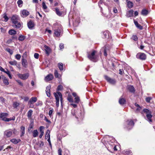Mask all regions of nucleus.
Segmentation results:
<instances>
[{"instance_id":"052dcab7","label":"nucleus","mask_w":155,"mask_h":155,"mask_svg":"<svg viewBox=\"0 0 155 155\" xmlns=\"http://www.w3.org/2000/svg\"><path fill=\"white\" fill-rule=\"evenodd\" d=\"M0 100H1L2 102H4L5 101V99L2 97H0Z\"/></svg>"},{"instance_id":"09e8293b","label":"nucleus","mask_w":155,"mask_h":155,"mask_svg":"<svg viewBox=\"0 0 155 155\" xmlns=\"http://www.w3.org/2000/svg\"><path fill=\"white\" fill-rule=\"evenodd\" d=\"M21 133H25V127L24 126H21Z\"/></svg>"},{"instance_id":"6e6552de","label":"nucleus","mask_w":155,"mask_h":155,"mask_svg":"<svg viewBox=\"0 0 155 155\" xmlns=\"http://www.w3.org/2000/svg\"><path fill=\"white\" fill-rule=\"evenodd\" d=\"M18 76L20 78L23 80H25L27 79L29 76V74L27 73L24 74H19Z\"/></svg>"},{"instance_id":"c85d7f7f","label":"nucleus","mask_w":155,"mask_h":155,"mask_svg":"<svg viewBox=\"0 0 155 155\" xmlns=\"http://www.w3.org/2000/svg\"><path fill=\"white\" fill-rule=\"evenodd\" d=\"M141 14L143 15H146L148 14V11L145 9H143Z\"/></svg>"},{"instance_id":"e2e57ef3","label":"nucleus","mask_w":155,"mask_h":155,"mask_svg":"<svg viewBox=\"0 0 155 155\" xmlns=\"http://www.w3.org/2000/svg\"><path fill=\"white\" fill-rule=\"evenodd\" d=\"M144 46L142 45V43H141V45H140V47L139 48L140 49L142 50L144 48Z\"/></svg>"},{"instance_id":"603ef678","label":"nucleus","mask_w":155,"mask_h":155,"mask_svg":"<svg viewBox=\"0 0 155 155\" xmlns=\"http://www.w3.org/2000/svg\"><path fill=\"white\" fill-rule=\"evenodd\" d=\"M39 55L37 53H35L34 54V57L36 59H38L39 58Z\"/></svg>"},{"instance_id":"5fc2aeb1","label":"nucleus","mask_w":155,"mask_h":155,"mask_svg":"<svg viewBox=\"0 0 155 155\" xmlns=\"http://www.w3.org/2000/svg\"><path fill=\"white\" fill-rule=\"evenodd\" d=\"M135 105L136 106L138 107L137 109V110H140V107L139 104H137V103H135Z\"/></svg>"},{"instance_id":"9b49d317","label":"nucleus","mask_w":155,"mask_h":155,"mask_svg":"<svg viewBox=\"0 0 155 155\" xmlns=\"http://www.w3.org/2000/svg\"><path fill=\"white\" fill-rule=\"evenodd\" d=\"M11 20L13 24L19 21L18 17L17 15H13L12 18Z\"/></svg>"},{"instance_id":"473e14b6","label":"nucleus","mask_w":155,"mask_h":155,"mask_svg":"<svg viewBox=\"0 0 155 155\" xmlns=\"http://www.w3.org/2000/svg\"><path fill=\"white\" fill-rule=\"evenodd\" d=\"M20 103L17 102H14L13 103V107L14 108H17V107H18L20 105Z\"/></svg>"},{"instance_id":"f704fd0d","label":"nucleus","mask_w":155,"mask_h":155,"mask_svg":"<svg viewBox=\"0 0 155 155\" xmlns=\"http://www.w3.org/2000/svg\"><path fill=\"white\" fill-rule=\"evenodd\" d=\"M58 67L61 71L63 70V64L61 63H59L58 64Z\"/></svg>"},{"instance_id":"2f4dec72","label":"nucleus","mask_w":155,"mask_h":155,"mask_svg":"<svg viewBox=\"0 0 155 155\" xmlns=\"http://www.w3.org/2000/svg\"><path fill=\"white\" fill-rule=\"evenodd\" d=\"M16 31L13 29H11L8 31V33L11 35H15L16 34Z\"/></svg>"},{"instance_id":"4d7b16f0","label":"nucleus","mask_w":155,"mask_h":155,"mask_svg":"<svg viewBox=\"0 0 155 155\" xmlns=\"http://www.w3.org/2000/svg\"><path fill=\"white\" fill-rule=\"evenodd\" d=\"M44 120L48 123L50 124L51 123V121L49 120H48L46 117H45Z\"/></svg>"},{"instance_id":"c756f323","label":"nucleus","mask_w":155,"mask_h":155,"mask_svg":"<svg viewBox=\"0 0 155 155\" xmlns=\"http://www.w3.org/2000/svg\"><path fill=\"white\" fill-rule=\"evenodd\" d=\"M50 131L49 130H47L46 134L45 136V138L46 139H47L48 138H50Z\"/></svg>"},{"instance_id":"0e129e2a","label":"nucleus","mask_w":155,"mask_h":155,"mask_svg":"<svg viewBox=\"0 0 155 155\" xmlns=\"http://www.w3.org/2000/svg\"><path fill=\"white\" fill-rule=\"evenodd\" d=\"M71 105H72L74 108H76L77 107V105L75 104H71Z\"/></svg>"},{"instance_id":"a18cd8bd","label":"nucleus","mask_w":155,"mask_h":155,"mask_svg":"<svg viewBox=\"0 0 155 155\" xmlns=\"http://www.w3.org/2000/svg\"><path fill=\"white\" fill-rule=\"evenodd\" d=\"M6 50L10 54H13V52L12 51L10 48H8L6 49Z\"/></svg>"},{"instance_id":"f3484780","label":"nucleus","mask_w":155,"mask_h":155,"mask_svg":"<svg viewBox=\"0 0 155 155\" xmlns=\"http://www.w3.org/2000/svg\"><path fill=\"white\" fill-rule=\"evenodd\" d=\"M134 21L135 26L138 28L140 30L143 29V28L142 26H141L139 24L137 21H135V20L134 19Z\"/></svg>"},{"instance_id":"58836bf2","label":"nucleus","mask_w":155,"mask_h":155,"mask_svg":"<svg viewBox=\"0 0 155 155\" xmlns=\"http://www.w3.org/2000/svg\"><path fill=\"white\" fill-rule=\"evenodd\" d=\"M55 9L56 13L57 15L59 16H61L62 14L61 12L59 11V9L57 8H56Z\"/></svg>"},{"instance_id":"4be33fe9","label":"nucleus","mask_w":155,"mask_h":155,"mask_svg":"<svg viewBox=\"0 0 155 155\" xmlns=\"http://www.w3.org/2000/svg\"><path fill=\"white\" fill-rule=\"evenodd\" d=\"M126 101L125 99L120 98L119 101V102L120 105H123L126 103Z\"/></svg>"},{"instance_id":"a19ab883","label":"nucleus","mask_w":155,"mask_h":155,"mask_svg":"<svg viewBox=\"0 0 155 155\" xmlns=\"http://www.w3.org/2000/svg\"><path fill=\"white\" fill-rule=\"evenodd\" d=\"M131 38L134 41H137L138 40V39L137 36L136 35H132Z\"/></svg>"},{"instance_id":"f257e3e1","label":"nucleus","mask_w":155,"mask_h":155,"mask_svg":"<svg viewBox=\"0 0 155 155\" xmlns=\"http://www.w3.org/2000/svg\"><path fill=\"white\" fill-rule=\"evenodd\" d=\"M96 51L95 50H93L91 53L87 52V58L91 61L93 62H96L97 61L96 56L95 55V53Z\"/></svg>"},{"instance_id":"bb28decb","label":"nucleus","mask_w":155,"mask_h":155,"mask_svg":"<svg viewBox=\"0 0 155 155\" xmlns=\"http://www.w3.org/2000/svg\"><path fill=\"white\" fill-rule=\"evenodd\" d=\"M32 113L33 111L31 110H30L28 111L27 114V117L29 119H31Z\"/></svg>"},{"instance_id":"cd10ccee","label":"nucleus","mask_w":155,"mask_h":155,"mask_svg":"<svg viewBox=\"0 0 155 155\" xmlns=\"http://www.w3.org/2000/svg\"><path fill=\"white\" fill-rule=\"evenodd\" d=\"M54 74V76L56 78H60V77H61V75L60 74H58V71L57 70H55Z\"/></svg>"},{"instance_id":"bf43d9fd","label":"nucleus","mask_w":155,"mask_h":155,"mask_svg":"<svg viewBox=\"0 0 155 155\" xmlns=\"http://www.w3.org/2000/svg\"><path fill=\"white\" fill-rule=\"evenodd\" d=\"M44 143L43 141H41V143L40 144L39 146L41 147H43L44 145Z\"/></svg>"},{"instance_id":"79ce46f5","label":"nucleus","mask_w":155,"mask_h":155,"mask_svg":"<svg viewBox=\"0 0 155 155\" xmlns=\"http://www.w3.org/2000/svg\"><path fill=\"white\" fill-rule=\"evenodd\" d=\"M151 97H148L146 98L145 99L147 103H150V101L152 99Z\"/></svg>"},{"instance_id":"864d4df0","label":"nucleus","mask_w":155,"mask_h":155,"mask_svg":"<svg viewBox=\"0 0 155 155\" xmlns=\"http://www.w3.org/2000/svg\"><path fill=\"white\" fill-rule=\"evenodd\" d=\"M53 110H50L49 111V116H50V117H51L52 115V113H53Z\"/></svg>"},{"instance_id":"4c0bfd02","label":"nucleus","mask_w":155,"mask_h":155,"mask_svg":"<svg viewBox=\"0 0 155 155\" xmlns=\"http://www.w3.org/2000/svg\"><path fill=\"white\" fill-rule=\"evenodd\" d=\"M63 86L61 85H59L57 88V91H61L63 90Z\"/></svg>"},{"instance_id":"3c124183","label":"nucleus","mask_w":155,"mask_h":155,"mask_svg":"<svg viewBox=\"0 0 155 155\" xmlns=\"http://www.w3.org/2000/svg\"><path fill=\"white\" fill-rule=\"evenodd\" d=\"M23 3V2L21 0H18L17 1V4L19 6L20 5L22 4Z\"/></svg>"},{"instance_id":"338daca9","label":"nucleus","mask_w":155,"mask_h":155,"mask_svg":"<svg viewBox=\"0 0 155 155\" xmlns=\"http://www.w3.org/2000/svg\"><path fill=\"white\" fill-rule=\"evenodd\" d=\"M123 71V70L120 69L119 70V74H120L121 75L122 74H123V73H122Z\"/></svg>"},{"instance_id":"f03ea898","label":"nucleus","mask_w":155,"mask_h":155,"mask_svg":"<svg viewBox=\"0 0 155 155\" xmlns=\"http://www.w3.org/2000/svg\"><path fill=\"white\" fill-rule=\"evenodd\" d=\"M8 114L6 113H0V118H2L3 120L6 122H8L11 120H14L15 119V117H13L12 118H7L6 117L7 116Z\"/></svg>"},{"instance_id":"20e7f679","label":"nucleus","mask_w":155,"mask_h":155,"mask_svg":"<svg viewBox=\"0 0 155 155\" xmlns=\"http://www.w3.org/2000/svg\"><path fill=\"white\" fill-rule=\"evenodd\" d=\"M136 58L141 60H145L146 58V55L144 53L139 52L136 56Z\"/></svg>"},{"instance_id":"b1692460","label":"nucleus","mask_w":155,"mask_h":155,"mask_svg":"<svg viewBox=\"0 0 155 155\" xmlns=\"http://www.w3.org/2000/svg\"><path fill=\"white\" fill-rule=\"evenodd\" d=\"M38 134V132L37 130H34L32 132V135L34 137H37Z\"/></svg>"},{"instance_id":"412c9836","label":"nucleus","mask_w":155,"mask_h":155,"mask_svg":"<svg viewBox=\"0 0 155 155\" xmlns=\"http://www.w3.org/2000/svg\"><path fill=\"white\" fill-rule=\"evenodd\" d=\"M128 90L130 92L132 93H134L135 91V89L133 86L129 85L128 87Z\"/></svg>"},{"instance_id":"ea45409f","label":"nucleus","mask_w":155,"mask_h":155,"mask_svg":"<svg viewBox=\"0 0 155 155\" xmlns=\"http://www.w3.org/2000/svg\"><path fill=\"white\" fill-rule=\"evenodd\" d=\"M74 99V102L77 103H78L80 101L79 97L78 96L75 97Z\"/></svg>"},{"instance_id":"1a4fd4ad","label":"nucleus","mask_w":155,"mask_h":155,"mask_svg":"<svg viewBox=\"0 0 155 155\" xmlns=\"http://www.w3.org/2000/svg\"><path fill=\"white\" fill-rule=\"evenodd\" d=\"M127 123L128 125L127 128L129 129H131L134 125V123L132 120H128Z\"/></svg>"},{"instance_id":"774afa93","label":"nucleus","mask_w":155,"mask_h":155,"mask_svg":"<svg viewBox=\"0 0 155 155\" xmlns=\"http://www.w3.org/2000/svg\"><path fill=\"white\" fill-rule=\"evenodd\" d=\"M29 100V98L28 97H25L24 98V100L25 101H28Z\"/></svg>"},{"instance_id":"dca6fc26","label":"nucleus","mask_w":155,"mask_h":155,"mask_svg":"<svg viewBox=\"0 0 155 155\" xmlns=\"http://www.w3.org/2000/svg\"><path fill=\"white\" fill-rule=\"evenodd\" d=\"M10 141L14 144H16L21 142V140L19 139H16L15 138H13L11 139Z\"/></svg>"},{"instance_id":"69168bd1","label":"nucleus","mask_w":155,"mask_h":155,"mask_svg":"<svg viewBox=\"0 0 155 155\" xmlns=\"http://www.w3.org/2000/svg\"><path fill=\"white\" fill-rule=\"evenodd\" d=\"M3 72L6 73L8 75L9 74V73L10 72V71H9L8 70H7V71H5V70H4V71Z\"/></svg>"},{"instance_id":"423d86ee","label":"nucleus","mask_w":155,"mask_h":155,"mask_svg":"<svg viewBox=\"0 0 155 155\" xmlns=\"http://www.w3.org/2000/svg\"><path fill=\"white\" fill-rule=\"evenodd\" d=\"M54 94L56 100H59V98H60L61 103H62V98L61 93L59 92H57L56 93H54Z\"/></svg>"},{"instance_id":"aec40b11","label":"nucleus","mask_w":155,"mask_h":155,"mask_svg":"<svg viewBox=\"0 0 155 155\" xmlns=\"http://www.w3.org/2000/svg\"><path fill=\"white\" fill-rule=\"evenodd\" d=\"M37 100V98L35 97H32L29 100V102L31 104H33Z\"/></svg>"},{"instance_id":"37998d69","label":"nucleus","mask_w":155,"mask_h":155,"mask_svg":"<svg viewBox=\"0 0 155 155\" xmlns=\"http://www.w3.org/2000/svg\"><path fill=\"white\" fill-rule=\"evenodd\" d=\"M45 127L44 126H41L39 127V131L41 133H44L43 129Z\"/></svg>"},{"instance_id":"9d476101","label":"nucleus","mask_w":155,"mask_h":155,"mask_svg":"<svg viewBox=\"0 0 155 155\" xmlns=\"http://www.w3.org/2000/svg\"><path fill=\"white\" fill-rule=\"evenodd\" d=\"M54 78V76L52 74H48L45 78L46 81H48L52 80Z\"/></svg>"},{"instance_id":"a211bd4d","label":"nucleus","mask_w":155,"mask_h":155,"mask_svg":"<svg viewBox=\"0 0 155 155\" xmlns=\"http://www.w3.org/2000/svg\"><path fill=\"white\" fill-rule=\"evenodd\" d=\"M134 11L132 10H130L128 11L126 14V16L127 17L129 18L133 16Z\"/></svg>"},{"instance_id":"de8ad7c7","label":"nucleus","mask_w":155,"mask_h":155,"mask_svg":"<svg viewBox=\"0 0 155 155\" xmlns=\"http://www.w3.org/2000/svg\"><path fill=\"white\" fill-rule=\"evenodd\" d=\"M43 8L44 9H46L47 8V7L46 6L45 3L43 2L42 3Z\"/></svg>"},{"instance_id":"5701e85b","label":"nucleus","mask_w":155,"mask_h":155,"mask_svg":"<svg viewBox=\"0 0 155 155\" xmlns=\"http://www.w3.org/2000/svg\"><path fill=\"white\" fill-rule=\"evenodd\" d=\"M21 14L23 16H26L29 15V13L28 11L25 10H24L21 11Z\"/></svg>"},{"instance_id":"4468645a","label":"nucleus","mask_w":155,"mask_h":155,"mask_svg":"<svg viewBox=\"0 0 155 155\" xmlns=\"http://www.w3.org/2000/svg\"><path fill=\"white\" fill-rule=\"evenodd\" d=\"M22 64L25 68H26L28 67V63L26 59H25L24 58L22 59Z\"/></svg>"},{"instance_id":"2eb2a0df","label":"nucleus","mask_w":155,"mask_h":155,"mask_svg":"<svg viewBox=\"0 0 155 155\" xmlns=\"http://www.w3.org/2000/svg\"><path fill=\"white\" fill-rule=\"evenodd\" d=\"M44 47L46 54L48 55L51 52V49L49 47L45 45Z\"/></svg>"},{"instance_id":"72a5a7b5","label":"nucleus","mask_w":155,"mask_h":155,"mask_svg":"<svg viewBox=\"0 0 155 155\" xmlns=\"http://www.w3.org/2000/svg\"><path fill=\"white\" fill-rule=\"evenodd\" d=\"M54 34L57 37L59 36L60 35V30L58 29L55 30Z\"/></svg>"},{"instance_id":"680f3d73","label":"nucleus","mask_w":155,"mask_h":155,"mask_svg":"<svg viewBox=\"0 0 155 155\" xmlns=\"http://www.w3.org/2000/svg\"><path fill=\"white\" fill-rule=\"evenodd\" d=\"M59 100H56V106L58 107L59 106Z\"/></svg>"},{"instance_id":"c9c22d12","label":"nucleus","mask_w":155,"mask_h":155,"mask_svg":"<svg viewBox=\"0 0 155 155\" xmlns=\"http://www.w3.org/2000/svg\"><path fill=\"white\" fill-rule=\"evenodd\" d=\"M9 63L12 65H16L17 64V62L15 60H13L9 62Z\"/></svg>"},{"instance_id":"7c9ffc66","label":"nucleus","mask_w":155,"mask_h":155,"mask_svg":"<svg viewBox=\"0 0 155 155\" xmlns=\"http://www.w3.org/2000/svg\"><path fill=\"white\" fill-rule=\"evenodd\" d=\"M26 38V36H25L20 35L18 38V40L20 41H23Z\"/></svg>"},{"instance_id":"0eeeda50","label":"nucleus","mask_w":155,"mask_h":155,"mask_svg":"<svg viewBox=\"0 0 155 155\" xmlns=\"http://www.w3.org/2000/svg\"><path fill=\"white\" fill-rule=\"evenodd\" d=\"M104 77L105 79L110 84H115L116 81L114 79L110 78L107 75L104 76Z\"/></svg>"},{"instance_id":"393cba45","label":"nucleus","mask_w":155,"mask_h":155,"mask_svg":"<svg viewBox=\"0 0 155 155\" xmlns=\"http://www.w3.org/2000/svg\"><path fill=\"white\" fill-rule=\"evenodd\" d=\"M2 79L5 85H7L9 84V82H8V80L6 77H2Z\"/></svg>"},{"instance_id":"f8f14e48","label":"nucleus","mask_w":155,"mask_h":155,"mask_svg":"<svg viewBox=\"0 0 155 155\" xmlns=\"http://www.w3.org/2000/svg\"><path fill=\"white\" fill-rule=\"evenodd\" d=\"M28 28L30 29H32L34 27L35 25L33 21L31 20H30L27 23Z\"/></svg>"},{"instance_id":"39448f33","label":"nucleus","mask_w":155,"mask_h":155,"mask_svg":"<svg viewBox=\"0 0 155 155\" xmlns=\"http://www.w3.org/2000/svg\"><path fill=\"white\" fill-rule=\"evenodd\" d=\"M13 130L11 129L6 130L4 132V136L7 137H10L12 134Z\"/></svg>"},{"instance_id":"6e6d98bb","label":"nucleus","mask_w":155,"mask_h":155,"mask_svg":"<svg viewBox=\"0 0 155 155\" xmlns=\"http://www.w3.org/2000/svg\"><path fill=\"white\" fill-rule=\"evenodd\" d=\"M62 150L61 148H59L58 150V155H62Z\"/></svg>"},{"instance_id":"e433bc0d","label":"nucleus","mask_w":155,"mask_h":155,"mask_svg":"<svg viewBox=\"0 0 155 155\" xmlns=\"http://www.w3.org/2000/svg\"><path fill=\"white\" fill-rule=\"evenodd\" d=\"M34 125H33V122H31L30 123L29 126L28 127V130L29 132L30 131V130L32 129Z\"/></svg>"},{"instance_id":"49530a36","label":"nucleus","mask_w":155,"mask_h":155,"mask_svg":"<svg viewBox=\"0 0 155 155\" xmlns=\"http://www.w3.org/2000/svg\"><path fill=\"white\" fill-rule=\"evenodd\" d=\"M15 58L18 60H19L21 58V55L19 54H17L15 56Z\"/></svg>"},{"instance_id":"6ab92c4d","label":"nucleus","mask_w":155,"mask_h":155,"mask_svg":"<svg viewBox=\"0 0 155 155\" xmlns=\"http://www.w3.org/2000/svg\"><path fill=\"white\" fill-rule=\"evenodd\" d=\"M51 88V86L50 85L48 86L46 88V93L47 96L48 97H50L51 96L50 92V89Z\"/></svg>"},{"instance_id":"a878e982","label":"nucleus","mask_w":155,"mask_h":155,"mask_svg":"<svg viewBox=\"0 0 155 155\" xmlns=\"http://www.w3.org/2000/svg\"><path fill=\"white\" fill-rule=\"evenodd\" d=\"M127 6L128 8H132L133 6V4L132 2L130 1H127Z\"/></svg>"},{"instance_id":"8fccbe9b","label":"nucleus","mask_w":155,"mask_h":155,"mask_svg":"<svg viewBox=\"0 0 155 155\" xmlns=\"http://www.w3.org/2000/svg\"><path fill=\"white\" fill-rule=\"evenodd\" d=\"M16 81L21 86H23V84L19 80H16Z\"/></svg>"},{"instance_id":"13d9d810","label":"nucleus","mask_w":155,"mask_h":155,"mask_svg":"<svg viewBox=\"0 0 155 155\" xmlns=\"http://www.w3.org/2000/svg\"><path fill=\"white\" fill-rule=\"evenodd\" d=\"M59 47L60 49H62L64 48V45L63 44H61L59 46Z\"/></svg>"},{"instance_id":"ddd939ff","label":"nucleus","mask_w":155,"mask_h":155,"mask_svg":"<svg viewBox=\"0 0 155 155\" xmlns=\"http://www.w3.org/2000/svg\"><path fill=\"white\" fill-rule=\"evenodd\" d=\"M21 25L20 22L18 21L13 24L12 26L15 28H18L21 26Z\"/></svg>"},{"instance_id":"7ed1b4c3","label":"nucleus","mask_w":155,"mask_h":155,"mask_svg":"<svg viewBox=\"0 0 155 155\" xmlns=\"http://www.w3.org/2000/svg\"><path fill=\"white\" fill-rule=\"evenodd\" d=\"M143 111L146 114V116L147 120L150 122H151L152 120L151 118L152 117V115L151 114V111L147 109H144L143 110Z\"/></svg>"},{"instance_id":"c03bdc74","label":"nucleus","mask_w":155,"mask_h":155,"mask_svg":"<svg viewBox=\"0 0 155 155\" xmlns=\"http://www.w3.org/2000/svg\"><path fill=\"white\" fill-rule=\"evenodd\" d=\"M3 18H4V21L5 22L7 21L8 19V17L7 16L6 14L4 15L3 16Z\"/></svg>"}]
</instances>
